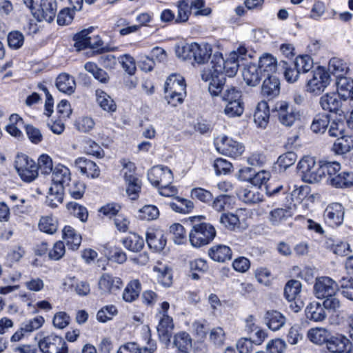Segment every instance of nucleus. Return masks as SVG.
Wrapping results in <instances>:
<instances>
[{
  "instance_id": "393cba45",
  "label": "nucleus",
  "mask_w": 353,
  "mask_h": 353,
  "mask_svg": "<svg viewBox=\"0 0 353 353\" xmlns=\"http://www.w3.org/2000/svg\"><path fill=\"white\" fill-rule=\"evenodd\" d=\"M56 86L60 92L71 94L75 90L76 83L73 77L67 73H61L57 77Z\"/></svg>"
},
{
  "instance_id": "2f4dec72",
  "label": "nucleus",
  "mask_w": 353,
  "mask_h": 353,
  "mask_svg": "<svg viewBox=\"0 0 353 353\" xmlns=\"http://www.w3.org/2000/svg\"><path fill=\"white\" fill-rule=\"evenodd\" d=\"M330 332L323 327L311 328L307 332V338L313 343L322 345L327 343Z\"/></svg>"
},
{
  "instance_id": "c9c22d12",
  "label": "nucleus",
  "mask_w": 353,
  "mask_h": 353,
  "mask_svg": "<svg viewBox=\"0 0 353 353\" xmlns=\"http://www.w3.org/2000/svg\"><path fill=\"white\" fill-rule=\"evenodd\" d=\"M97 102L105 111L114 112L117 110V105L114 100L101 90H96Z\"/></svg>"
},
{
  "instance_id": "bb28decb",
  "label": "nucleus",
  "mask_w": 353,
  "mask_h": 353,
  "mask_svg": "<svg viewBox=\"0 0 353 353\" xmlns=\"http://www.w3.org/2000/svg\"><path fill=\"white\" fill-rule=\"evenodd\" d=\"M340 95L336 93L326 94L321 97L320 104L325 110L337 112L341 106V101L339 99Z\"/></svg>"
},
{
  "instance_id": "37998d69",
  "label": "nucleus",
  "mask_w": 353,
  "mask_h": 353,
  "mask_svg": "<svg viewBox=\"0 0 353 353\" xmlns=\"http://www.w3.org/2000/svg\"><path fill=\"white\" fill-rule=\"evenodd\" d=\"M39 228L43 232L54 234L57 230V220L52 216H42L39 223Z\"/></svg>"
},
{
  "instance_id": "4468645a",
  "label": "nucleus",
  "mask_w": 353,
  "mask_h": 353,
  "mask_svg": "<svg viewBox=\"0 0 353 353\" xmlns=\"http://www.w3.org/2000/svg\"><path fill=\"white\" fill-rule=\"evenodd\" d=\"M344 208L341 204L334 203L330 204L324 211L323 216L325 223L330 227L341 225L344 219Z\"/></svg>"
},
{
  "instance_id": "603ef678",
  "label": "nucleus",
  "mask_w": 353,
  "mask_h": 353,
  "mask_svg": "<svg viewBox=\"0 0 353 353\" xmlns=\"http://www.w3.org/2000/svg\"><path fill=\"white\" fill-rule=\"evenodd\" d=\"M170 232L173 235V241L176 244H182L186 241V232L180 223H174L170 227Z\"/></svg>"
},
{
  "instance_id": "b1692460",
  "label": "nucleus",
  "mask_w": 353,
  "mask_h": 353,
  "mask_svg": "<svg viewBox=\"0 0 353 353\" xmlns=\"http://www.w3.org/2000/svg\"><path fill=\"white\" fill-rule=\"evenodd\" d=\"M146 242L154 252H161L166 245V239L160 231H149L146 234Z\"/></svg>"
},
{
  "instance_id": "f8f14e48",
  "label": "nucleus",
  "mask_w": 353,
  "mask_h": 353,
  "mask_svg": "<svg viewBox=\"0 0 353 353\" xmlns=\"http://www.w3.org/2000/svg\"><path fill=\"white\" fill-rule=\"evenodd\" d=\"M39 347L43 353H68V349L65 341L63 338L50 334L40 339Z\"/></svg>"
},
{
  "instance_id": "338daca9",
  "label": "nucleus",
  "mask_w": 353,
  "mask_h": 353,
  "mask_svg": "<svg viewBox=\"0 0 353 353\" xmlns=\"http://www.w3.org/2000/svg\"><path fill=\"white\" fill-rule=\"evenodd\" d=\"M191 197L193 199H198L202 202L207 203L210 201L212 198V194L201 188H195L191 190Z\"/></svg>"
},
{
  "instance_id": "864d4df0",
  "label": "nucleus",
  "mask_w": 353,
  "mask_h": 353,
  "mask_svg": "<svg viewBox=\"0 0 353 353\" xmlns=\"http://www.w3.org/2000/svg\"><path fill=\"white\" fill-rule=\"evenodd\" d=\"M244 111V105L243 101L234 102L226 103L225 107L224 108V114L230 117H240Z\"/></svg>"
},
{
  "instance_id": "13d9d810",
  "label": "nucleus",
  "mask_w": 353,
  "mask_h": 353,
  "mask_svg": "<svg viewBox=\"0 0 353 353\" xmlns=\"http://www.w3.org/2000/svg\"><path fill=\"white\" fill-rule=\"evenodd\" d=\"M117 314V310L113 305H106L102 307L97 314V319L99 321L105 323Z\"/></svg>"
},
{
  "instance_id": "7ed1b4c3",
  "label": "nucleus",
  "mask_w": 353,
  "mask_h": 353,
  "mask_svg": "<svg viewBox=\"0 0 353 353\" xmlns=\"http://www.w3.org/2000/svg\"><path fill=\"white\" fill-rule=\"evenodd\" d=\"M203 216L190 217L192 223V229L189 233V241L195 248H200L210 243L216 236L215 228L210 223H198Z\"/></svg>"
},
{
  "instance_id": "69168bd1",
  "label": "nucleus",
  "mask_w": 353,
  "mask_h": 353,
  "mask_svg": "<svg viewBox=\"0 0 353 353\" xmlns=\"http://www.w3.org/2000/svg\"><path fill=\"white\" fill-rule=\"evenodd\" d=\"M24 41V37L19 31H12L8 35V43L10 48L19 49Z\"/></svg>"
},
{
  "instance_id": "72a5a7b5",
  "label": "nucleus",
  "mask_w": 353,
  "mask_h": 353,
  "mask_svg": "<svg viewBox=\"0 0 353 353\" xmlns=\"http://www.w3.org/2000/svg\"><path fill=\"white\" fill-rule=\"evenodd\" d=\"M340 170L341 165L338 162L321 161L320 181L323 176H327V180L330 183L332 178H334Z\"/></svg>"
},
{
  "instance_id": "e2e57ef3",
  "label": "nucleus",
  "mask_w": 353,
  "mask_h": 353,
  "mask_svg": "<svg viewBox=\"0 0 353 353\" xmlns=\"http://www.w3.org/2000/svg\"><path fill=\"white\" fill-rule=\"evenodd\" d=\"M119 63L123 70L129 74L132 75L136 71V63L134 58L129 54H124L119 58Z\"/></svg>"
},
{
  "instance_id": "4be33fe9",
  "label": "nucleus",
  "mask_w": 353,
  "mask_h": 353,
  "mask_svg": "<svg viewBox=\"0 0 353 353\" xmlns=\"http://www.w3.org/2000/svg\"><path fill=\"white\" fill-rule=\"evenodd\" d=\"M326 309L324 305L319 302H312L305 308V316L307 319L314 322H321L326 318Z\"/></svg>"
},
{
  "instance_id": "4c0bfd02",
  "label": "nucleus",
  "mask_w": 353,
  "mask_h": 353,
  "mask_svg": "<svg viewBox=\"0 0 353 353\" xmlns=\"http://www.w3.org/2000/svg\"><path fill=\"white\" fill-rule=\"evenodd\" d=\"M123 244L128 250L137 252L141 251L143 248L144 241L143 238L137 234L132 233L123 240Z\"/></svg>"
},
{
  "instance_id": "2eb2a0df",
  "label": "nucleus",
  "mask_w": 353,
  "mask_h": 353,
  "mask_svg": "<svg viewBox=\"0 0 353 353\" xmlns=\"http://www.w3.org/2000/svg\"><path fill=\"white\" fill-rule=\"evenodd\" d=\"M350 340L343 334H330L326 343V348L330 353H349Z\"/></svg>"
},
{
  "instance_id": "c03bdc74",
  "label": "nucleus",
  "mask_w": 353,
  "mask_h": 353,
  "mask_svg": "<svg viewBox=\"0 0 353 353\" xmlns=\"http://www.w3.org/2000/svg\"><path fill=\"white\" fill-rule=\"evenodd\" d=\"M190 0H180L177 2V16L175 19L176 23L186 22L191 13Z\"/></svg>"
},
{
  "instance_id": "cd10ccee",
  "label": "nucleus",
  "mask_w": 353,
  "mask_h": 353,
  "mask_svg": "<svg viewBox=\"0 0 353 353\" xmlns=\"http://www.w3.org/2000/svg\"><path fill=\"white\" fill-rule=\"evenodd\" d=\"M353 149V136L343 134L337 138L332 145V151L337 154H344Z\"/></svg>"
},
{
  "instance_id": "6e6d98bb",
  "label": "nucleus",
  "mask_w": 353,
  "mask_h": 353,
  "mask_svg": "<svg viewBox=\"0 0 353 353\" xmlns=\"http://www.w3.org/2000/svg\"><path fill=\"white\" fill-rule=\"evenodd\" d=\"M341 294L344 297L353 301V279L351 277H343L339 281Z\"/></svg>"
},
{
  "instance_id": "0eeeda50",
  "label": "nucleus",
  "mask_w": 353,
  "mask_h": 353,
  "mask_svg": "<svg viewBox=\"0 0 353 353\" xmlns=\"http://www.w3.org/2000/svg\"><path fill=\"white\" fill-rule=\"evenodd\" d=\"M297 170L304 181L310 183L320 181L321 161L316 163L314 157H303L297 164Z\"/></svg>"
},
{
  "instance_id": "c85d7f7f",
  "label": "nucleus",
  "mask_w": 353,
  "mask_h": 353,
  "mask_svg": "<svg viewBox=\"0 0 353 353\" xmlns=\"http://www.w3.org/2000/svg\"><path fill=\"white\" fill-rule=\"evenodd\" d=\"M265 323L274 331L279 330L285 323V317L276 310L268 311L265 316Z\"/></svg>"
},
{
  "instance_id": "473e14b6",
  "label": "nucleus",
  "mask_w": 353,
  "mask_h": 353,
  "mask_svg": "<svg viewBox=\"0 0 353 353\" xmlns=\"http://www.w3.org/2000/svg\"><path fill=\"white\" fill-rule=\"evenodd\" d=\"M64 190L62 186L52 185L50 188L46 203L52 208H57L63 201Z\"/></svg>"
},
{
  "instance_id": "e433bc0d",
  "label": "nucleus",
  "mask_w": 353,
  "mask_h": 353,
  "mask_svg": "<svg viewBox=\"0 0 353 353\" xmlns=\"http://www.w3.org/2000/svg\"><path fill=\"white\" fill-rule=\"evenodd\" d=\"M293 216V212L291 207L288 208H276L270 211L269 214V221L274 225H278L283 221Z\"/></svg>"
},
{
  "instance_id": "ddd939ff",
  "label": "nucleus",
  "mask_w": 353,
  "mask_h": 353,
  "mask_svg": "<svg viewBox=\"0 0 353 353\" xmlns=\"http://www.w3.org/2000/svg\"><path fill=\"white\" fill-rule=\"evenodd\" d=\"M173 178L171 170L162 165L154 166L148 172V179L150 182L158 188L165 184H171Z\"/></svg>"
},
{
  "instance_id": "6ab92c4d",
  "label": "nucleus",
  "mask_w": 353,
  "mask_h": 353,
  "mask_svg": "<svg viewBox=\"0 0 353 353\" xmlns=\"http://www.w3.org/2000/svg\"><path fill=\"white\" fill-rule=\"evenodd\" d=\"M276 59L271 54L265 53L259 58L258 67L263 77L276 76Z\"/></svg>"
},
{
  "instance_id": "1a4fd4ad",
  "label": "nucleus",
  "mask_w": 353,
  "mask_h": 353,
  "mask_svg": "<svg viewBox=\"0 0 353 353\" xmlns=\"http://www.w3.org/2000/svg\"><path fill=\"white\" fill-rule=\"evenodd\" d=\"M330 74L323 67L319 66L311 72V77L306 83L308 92L315 95L321 94L330 84Z\"/></svg>"
},
{
  "instance_id": "de8ad7c7",
  "label": "nucleus",
  "mask_w": 353,
  "mask_h": 353,
  "mask_svg": "<svg viewBox=\"0 0 353 353\" xmlns=\"http://www.w3.org/2000/svg\"><path fill=\"white\" fill-rule=\"evenodd\" d=\"M294 67L301 73H307L313 68V59L309 55L299 56L295 59Z\"/></svg>"
},
{
  "instance_id": "49530a36",
  "label": "nucleus",
  "mask_w": 353,
  "mask_h": 353,
  "mask_svg": "<svg viewBox=\"0 0 353 353\" xmlns=\"http://www.w3.org/2000/svg\"><path fill=\"white\" fill-rule=\"evenodd\" d=\"M301 290V284L297 280L289 281L284 289V294L288 301H292L299 294Z\"/></svg>"
},
{
  "instance_id": "680f3d73",
  "label": "nucleus",
  "mask_w": 353,
  "mask_h": 353,
  "mask_svg": "<svg viewBox=\"0 0 353 353\" xmlns=\"http://www.w3.org/2000/svg\"><path fill=\"white\" fill-rule=\"evenodd\" d=\"M38 169L40 168L44 174H48L53 170L52 159L48 154H41L38 159Z\"/></svg>"
},
{
  "instance_id": "a211bd4d",
  "label": "nucleus",
  "mask_w": 353,
  "mask_h": 353,
  "mask_svg": "<svg viewBox=\"0 0 353 353\" xmlns=\"http://www.w3.org/2000/svg\"><path fill=\"white\" fill-rule=\"evenodd\" d=\"M52 185H60L65 189L68 182L71 181V173L69 168L61 163L56 165L52 171Z\"/></svg>"
},
{
  "instance_id": "9b49d317",
  "label": "nucleus",
  "mask_w": 353,
  "mask_h": 353,
  "mask_svg": "<svg viewBox=\"0 0 353 353\" xmlns=\"http://www.w3.org/2000/svg\"><path fill=\"white\" fill-rule=\"evenodd\" d=\"M216 150L224 155L236 158L244 152V146L226 136H221L215 139Z\"/></svg>"
},
{
  "instance_id": "ea45409f",
  "label": "nucleus",
  "mask_w": 353,
  "mask_h": 353,
  "mask_svg": "<svg viewBox=\"0 0 353 353\" xmlns=\"http://www.w3.org/2000/svg\"><path fill=\"white\" fill-rule=\"evenodd\" d=\"M336 83L339 95L343 100H347V94H350V91L353 89V80L344 75L336 78Z\"/></svg>"
},
{
  "instance_id": "aec40b11",
  "label": "nucleus",
  "mask_w": 353,
  "mask_h": 353,
  "mask_svg": "<svg viewBox=\"0 0 353 353\" xmlns=\"http://www.w3.org/2000/svg\"><path fill=\"white\" fill-rule=\"evenodd\" d=\"M261 93L268 99H272L277 96L280 92L279 80L276 76L264 77Z\"/></svg>"
},
{
  "instance_id": "052dcab7",
  "label": "nucleus",
  "mask_w": 353,
  "mask_h": 353,
  "mask_svg": "<svg viewBox=\"0 0 353 353\" xmlns=\"http://www.w3.org/2000/svg\"><path fill=\"white\" fill-rule=\"evenodd\" d=\"M83 150L86 154L98 158H102L104 156L101 147L92 140H88L84 143Z\"/></svg>"
},
{
  "instance_id": "a18cd8bd",
  "label": "nucleus",
  "mask_w": 353,
  "mask_h": 353,
  "mask_svg": "<svg viewBox=\"0 0 353 353\" xmlns=\"http://www.w3.org/2000/svg\"><path fill=\"white\" fill-rule=\"evenodd\" d=\"M171 209L179 213H189L194 208V203L190 200L177 197L176 202L170 203Z\"/></svg>"
},
{
  "instance_id": "9d476101",
  "label": "nucleus",
  "mask_w": 353,
  "mask_h": 353,
  "mask_svg": "<svg viewBox=\"0 0 353 353\" xmlns=\"http://www.w3.org/2000/svg\"><path fill=\"white\" fill-rule=\"evenodd\" d=\"M272 111L276 113L279 123L286 127L292 126L295 121L300 119L299 112L284 101L276 102Z\"/></svg>"
},
{
  "instance_id": "79ce46f5",
  "label": "nucleus",
  "mask_w": 353,
  "mask_h": 353,
  "mask_svg": "<svg viewBox=\"0 0 353 353\" xmlns=\"http://www.w3.org/2000/svg\"><path fill=\"white\" fill-rule=\"evenodd\" d=\"M153 270L157 273L158 281L163 285L168 287L172 284L171 270L167 265L160 264L159 266H154Z\"/></svg>"
},
{
  "instance_id": "09e8293b",
  "label": "nucleus",
  "mask_w": 353,
  "mask_h": 353,
  "mask_svg": "<svg viewBox=\"0 0 353 353\" xmlns=\"http://www.w3.org/2000/svg\"><path fill=\"white\" fill-rule=\"evenodd\" d=\"M297 159V155L294 152H288L279 156L276 164L280 170L285 171L294 164Z\"/></svg>"
},
{
  "instance_id": "3c124183",
  "label": "nucleus",
  "mask_w": 353,
  "mask_h": 353,
  "mask_svg": "<svg viewBox=\"0 0 353 353\" xmlns=\"http://www.w3.org/2000/svg\"><path fill=\"white\" fill-rule=\"evenodd\" d=\"M65 188H67L69 194L72 198L79 199L84 194L85 185L83 182L74 180L71 183L68 182L65 185Z\"/></svg>"
},
{
  "instance_id": "8fccbe9b",
  "label": "nucleus",
  "mask_w": 353,
  "mask_h": 353,
  "mask_svg": "<svg viewBox=\"0 0 353 353\" xmlns=\"http://www.w3.org/2000/svg\"><path fill=\"white\" fill-rule=\"evenodd\" d=\"M67 209L71 214L79 218L82 222L87 221L88 212L84 206L76 202H70L67 204Z\"/></svg>"
},
{
  "instance_id": "f257e3e1",
  "label": "nucleus",
  "mask_w": 353,
  "mask_h": 353,
  "mask_svg": "<svg viewBox=\"0 0 353 353\" xmlns=\"http://www.w3.org/2000/svg\"><path fill=\"white\" fill-rule=\"evenodd\" d=\"M234 53H230L229 58L225 61L221 54H214L210 68H205L201 72V79L209 81L208 90L212 96H219L225 83V77H232L237 71L239 63L236 61Z\"/></svg>"
},
{
  "instance_id": "0e129e2a",
  "label": "nucleus",
  "mask_w": 353,
  "mask_h": 353,
  "mask_svg": "<svg viewBox=\"0 0 353 353\" xmlns=\"http://www.w3.org/2000/svg\"><path fill=\"white\" fill-rule=\"evenodd\" d=\"M140 217L145 220H154L159 215V209L153 205H146L139 210Z\"/></svg>"
},
{
  "instance_id": "dca6fc26",
  "label": "nucleus",
  "mask_w": 353,
  "mask_h": 353,
  "mask_svg": "<svg viewBox=\"0 0 353 353\" xmlns=\"http://www.w3.org/2000/svg\"><path fill=\"white\" fill-rule=\"evenodd\" d=\"M123 282L119 277L109 274H103L100 277L98 286L101 294H110L119 290Z\"/></svg>"
},
{
  "instance_id": "774afa93",
  "label": "nucleus",
  "mask_w": 353,
  "mask_h": 353,
  "mask_svg": "<svg viewBox=\"0 0 353 353\" xmlns=\"http://www.w3.org/2000/svg\"><path fill=\"white\" fill-rule=\"evenodd\" d=\"M345 126L343 121H333L328 129V134L332 137H340L345 134Z\"/></svg>"
},
{
  "instance_id": "f3484780",
  "label": "nucleus",
  "mask_w": 353,
  "mask_h": 353,
  "mask_svg": "<svg viewBox=\"0 0 353 353\" xmlns=\"http://www.w3.org/2000/svg\"><path fill=\"white\" fill-rule=\"evenodd\" d=\"M173 328L172 319L167 314H163L157 326V332L160 341L165 345L170 342Z\"/></svg>"
},
{
  "instance_id": "5701e85b",
  "label": "nucleus",
  "mask_w": 353,
  "mask_h": 353,
  "mask_svg": "<svg viewBox=\"0 0 353 353\" xmlns=\"http://www.w3.org/2000/svg\"><path fill=\"white\" fill-rule=\"evenodd\" d=\"M270 112L268 103L262 101L257 104L254 114V121L257 126L265 128L269 123Z\"/></svg>"
},
{
  "instance_id": "f03ea898",
  "label": "nucleus",
  "mask_w": 353,
  "mask_h": 353,
  "mask_svg": "<svg viewBox=\"0 0 353 353\" xmlns=\"http://www.w3.org/2000/svg\"><path fill=\"white\" fill-rule=\"evenodd\" d=\"M339 290V284L329 276L316 279L314 294L319 299H324L323 305L326 310L336 312L340 308L341 302L336 296Z\"/></svg>"
},
{
  "instance_id": "412c9836",
  "label": "nucleus",
  "mask_w": 353,
  "mask_h": 353,
  "mask_svg": "<svg viewBox=\"0 0 353 353\" xmlns=\"http://www.w3.org/2000/svg\"><path fill=\"white\" fill-rule=\"evenodd\" d=\"M209 256L214 261L224 263L232 258V250L225 245H216L208 250Z\"/></svg>"
},
{
  "instance_id": "5fc2aeb1",
  "label": "nucleus",
  "mask_w": 353,
  "mask_h": 353,
  "mask_svg": "<svg viewBox=\"0 0 353 353\" xmlns=\"http://www.w3.org/2000/svg\"><path fill=\"white\" fill-rule=\"evenodd\" d=\"M174 344L180 352L187 351L192 345L191 338L186 332L179 333L174 336Z\"/></svg>"
},
{
  "instance_id": "f704fd0d",
  "label": "nucleus",
  "mask_w": 353,
  "mask_h": 353,
  "mask_svg": "<svg viewBox=\"0 0 353 353\" xmlns=\"http://www.w3.org/2000/svg\"><path fill=\"white\" fill-rule=\"evenodd\" d=\"M141 290V285L139 280H132L128 283L123 292V299L125 302H133L135 301Z\"/></svg>"
},
{
  "instance_id": "423d86ee",
  "label": "nucleus",
  "mask_w": 353,
  "mask_h": 353,
  "mask_svg": "<svg viewBox=\"0 0 353 353\" xmlns=\"http://www.w3.org/2000/svg\"><path fill=\"white\" fill-rule=\"evenodd\" d=\"M39 21L51 22L57 12L55 0H23Z\"/></svg>"
},
{
  "instance_id": "6e6552de",
  "label": "nucleus",
  "mask_w": 353,
  "mask_h": 353,
  "mask_svg": "<svg viewBox=\"0 0 353 353\" xmlns=\"http://www.w3.org/2000/svg\"><path fill=\"white\" fill-rule=\"evenodd\" d=\"M14 167L21 179L26 182H31L38 176L37 164L26 154H21L16 157Z\"/></svg>"
},
{
  "instance_id": "4d7b16f0",
  "label": "nucleus",
  "mask_w": 353,
  "mask_h": 353,
  "mask_svg": "<svg viewBox=\"0 0 353 353\" xmlns=\"http://www.w3.org/2000/svg\"><path fill=\"white\" fill-rule=\"evenodd\" d=\"M220 222L230 230H234L240 224L237 215L232 213L223 214L220 217Z\"/></svg>"
},
{
  "instance_id": "58836bf2",
  "label": "nucleus",
  "mask_w": 353,
  "mask_h": 353,
  "mask_svg": "<svg viewBox=\"0 0 353 353\" xmlns=\"http://www.w3.org/2000/svg\"><path fill=\"white\" fill-rule=\"evenodd\" d=\"M328 70L333 75L336 76V78H339L344 76L347 73L348 67L347 63L343 60L334 57L329 61Z\"/></svg>"
},
{
  "instance_id": "bf43d9fd",
  "label": "nucleus",
  "mask_w": 353,
  "mask_h": 353,
  "mask_svg": "<svg viewBox=\"0 0 353 353\" xmlns=\"http://www.w3.org/2000/svg\"><path fill=\"white\" fill-rule=\"evenodd\" d=\"M189 3L190 10H192L195 15L208 16L212 12L210 8H204V0H190Z\"/></svg>"
},
{
  "instance_id": "39448f33",
  "label": "nucleus",
  "mask_w": 353,
  "mask_h": 353,
  "mask_svg": "<svg viewBox=\"0 0 353 353\" xmlns=\"http://www.w3.org/2000/svg\"><path fill=\"white\" fill-rule=\"evenodd\" d=\"M185 83L184 79L179 74H171L165 83V93L168 103L172 106L181 103L185 96Z\"/></svg>"
},
{
  "instance_id": "20e7f679",
  "label": "nucleus",
  "mask_w": 353,
  "mask_h": 353,
  "mask_svg": "<svg viewBox=\"0 0 353 353\" xmlns=\"http://www.w3.org/2000/svg\"><path fill=\"white\" fill-rule=\"evenodd\" d=\"M212 53V47L208 43H186L176 50L177 56L183 60H192L198 64H204L210 59Z\"/></svg>"
},
{
  "instance_id": "a878e982",
  "label": "nucleus",
  "mask_w": 353,
  "mask_h": 353,
  "mask_svg": "<svg viewBox=\"0 0 353 353\" xmlns=\"http://www.w3.org/2000/svg\"><path fill=\"white\" fill-rule=\"evenodd\" d=\"M243 79L245 83L250 86H256L258 85L263 76L260 68L255 64H250L244 68L243 72Z\"/></svg>"
},
{
  "instance_id": "a19ab883",
  "label": "nucleus",
  "mask_w": 353,
  "mask_h": 353,
  "mask_svg": "<svg viewBox=\"0 0 353 353\" xmlns=\"http://www.w3.org/2000/svg\"><path fill=\"white\" fill-rule=\"evenodd\" d=\"M93 28L90 27L78 32L74 36V47L77 50H81L89 48L90 37L89 34L92 32Z\"/></svg>"
},
{
  "instance_id": "c756f323",
  "label": "nucleus",
  "mask_w": 353,
  "mask_h": 353,
  "mask_svg": "<svg viewBox=\"0 0 353 353\" xmlns=\"http://www.w3.org/2000/svg\"><path fill=\"white\" fill-rule=\"evenodd\" d=\"M330 123V115L328 114L319 113L314 117L310 129L315 134H323Z\"/></svg>"
},
{
  "instance_id": "7c9ffc66",
  "label": "nucleus",
  "mask_w": 353,
  "mask_h": 353,
  "mask_svg": "<svg viewBox=\"0 0 353 353\" xmlns=\"http://www.w3.org/2000/svg\"><path fill=\"white\" fill-rule=\"evenodd\" d=\"M63 237L69 249L77 250L81 243V236L70 226H65L63 230Z\"/></svg>"
}]
</instances>
